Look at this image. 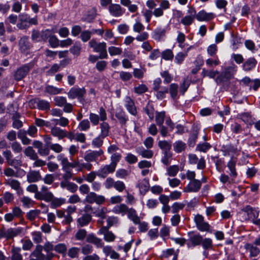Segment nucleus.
Segmentation results:
<instances>
[{"label":"nucleus","instance_id":"nucleus-51","mask_svg":"<svg viewBox=\"0 0 260 260\" xmlns=\"http://www.w3.org/2000/svg\"><path fill=\"white\" fill-rule=\"evenodd\" d=\"M145 28L144 25L140 22L139 19H136L133 25V29L134 32L140 33Z\"/></svg>","mask_w":260,"mask_h":260},{"label":"nucleus","instance_id":"nucleus-4","mask_svg":"<svg viewBox=\"0 0 260 260\" xmlns=\"http://www.w3.org/2000/svg\"><path fill=\"white\" fill-rule=\"evenodd\" d=\"M241 213H244L246 215L244 218L245 220H251L252 221L258 216L259 210L249 205H247L241 210Z\"/></svg>","mask_w":260,"mask_h":260},{"label":"nucleus","instance_id":"nucleus-54","mask_svg":"<svg viewBox=\"0 0 260 260\" xmlns=\"http://www.w3.org/2000/svg\"><path fill=\"white\" fill-rule=\"evenodd\" d=\"M80 249L78 247H73L68 250V255L71 258H75L78 257Z\"/></svg>","mask_w":260,"mask_h":260},{"label":"nucleus","instance_id":"nucleus-26","mask_svg":"<svg viewBox=\"0 0 260 260\" xmlns=\"http://www.w3.org/2000/svg\"><path fill=\"white\" fill-rule=\"evenodd\" d=\"M257 63V61L254 57L248 58L243 64V69L246 72L253 69Z\"/></svg>","mask_w":260,"mask_h":260},{"label":"nucleus","instance_id":"nucleus-14","mask_svg":"<svg viewBox=\"0 0 260 260\" xmlns=\"http://www.w3.org/2000/svg\"><path fill=\"white\" fill-rule=\"evenodd\" d=\"M99 234L104 235V239L108 242H113L115 239L116 236L111 231L108 230V228L107 226L102 227L98 232Z\"/></svg>","mask_w":260,"mask_h":260},{"label":"nucleus","instance_id":"nucleus-57","mask_svg":"<svg viewBox=\"0 0 260 260\" xmlns=\"http://www.w3.org/2000/svg\"><path fill=\"white\" fill-rule=\"evenodd\" d=\"M4 174L5 176L8 177H18L17 173L14 170L10 167H7L4 170Z\"/></svg>","mask_w":260,"mask_h":260},{"label":"nucleus","instance_id":"nucleus-40","mask_svg":"<svg viewBox=\"0 0 260 260\" xmlns=\"http://www.w3.org/2000/svg\"><path fill=\"white\" fill-rule=\"evenodd\" d=\"M178 85L175 83H172L169 87V92L171 98L175 100L178 95Z\"/></svg>","mask_w":260,"mask_h":260},{"label":"nucleus","instance_id":"nucleus-13","mask_svg":"<svg viewBox=\"0 0 260 260\" xmlns=\"http://www.w3.org/2000/svg\"><path fill=\"white\" fill-rule=\"evenodd\" d=\"M201 182L197 179H193L191 181L184 189L186 192H198L201 188Z\"/></svg>","mask_w":260,"mask_h":260},{"label":"nucleus","instance_id":"nucleus-50","mask_svg":"<svg viewBox=\"0 0 260 260\" xmlns=\"http://www.w3.org/2000/svg\"><path fill=\"white\" fill-rule=\"evenodd\" d=\"M162 58L166 60H172L174 57L173 51L171 49H166L161 53Z\"/></svg>","mask_w":260,"mask_h":260},{"label":"nucleus","instance_id":"nucleus-59","mask_svg":"<svg viewBox=\"0 0 260 260\" xmlns=\"http://www.w3.org/2000/svg\"><path fill=\"white\" fill-rule=\"evenodd\" d=\"M108 51L111 56L120 55L122 52L121 48L114 46L109 47L108 48Z\"/></svg>","mask_w":260,"mask_h":260},{"label":"nucleus","instance_id":"nucleus-11","mask_svg":"<svg viewBox=\"0 0 260 260\" xmlns=\"http://www.w3.org/2000/svg\"><path fill=\"white\" fill-rule=\"evenodd\" d=\"M215 15L213 13H207L205 10H203L199 11L198 13L196 12V18L199 21H209L213 19Z\"/></svg>","mask_w":260,"mask_h":260},{"label":"nucleus","instance_id":"nucleus-9","mask_svg":"<svg viewBox=\"0 0 260 260\" xmlns=\"http://www.w3.org/2000/svg\"><path fill=\"white\" fill-rule=\"evenodd\" d=\"M116 168L111 164L105 165L98 171L97 175L101 178H105L109 174L114 173Z\"/></svg>","mask_w":260,"mask_h":260},{"label":"nucleus","instance_id":"nucleus-56","mask_svg":"<svg viewBox=\"0 0 260 260\" xmlns=\"http://www.w3.org/2000/svg\"><path fill=\"white\" fill-rule=\"evenodd\" d=\"M165 117V112H157L155 116V121L156 124L159 125L163 124Z\"/></svg>","mask_w":260,"mask_h":260},{"label":"nucleus","instance_id":"nucleus-39","mask_svg":"<svg viewBox=\"0 0 260 260\" xmlns=\"http://www.w3.org/2000/svg\"><path fill=\"white\" fill-rule=\"evenodd\" d=\"M101 128V137L105 138L108 135L110 126L108 123L103 122L100 124Z\"/></svg>","mask_w":260,"mask_h":260},{"label":"nucleus","instance_id":"nucleus-15","mask_svg":"<svg viewBox=\"0 0 260 260\" xmlns=\"http://www.w3.org/2000/svg\"><path fill=\"white\" fill-rule=\"evenodd\" d=\"M27 181L28 183H35L42 179V176L39 171L30 170L26 175Z\"/></svg>","mask_w":260,"mask_h":260},{"label":"nucleus","instance_id":"nucleus-24","mask_svg":"<svg viewBox=\"0 0 260 260\" xmlns=\"http://www.w3.org/2000/svg\"><path fill=\"white\" fill-rule=\"evenodd\" d=\"M51 133L53 136L57 137L59 140L66 137V131L55 126L51 128Z\"/></svg>","mask_w":260,"mask_h":260},{"label":"nucleus","instance_id":"nucleus-3","mask_svg":"<svg viewBox=\"0 0 260 260\" xmlns=\"http://www.w3.org/2000/svg\"><path fill=\"white\" fill-rule=\"evenodd\" d=\"M21 228H9L7 230H2L0 232V237L6 238L7 239H12L20 235L23 232Z\"/></svg>","mask_w":260,"mask_h":260},{"label":"nucleus","instance_id":"nucleus-42","mask_svg":"<svg viewBox=\"0 0 260 260\" xmlns=\"http://www.w3.org/2000/svg\"><path fill=\"white\" fill-rule=\"evenodd\" d=\"M236 160L232 159L228 163L227 166L230 171V175L231 177H235L237 176V173L235 169Z\"/></svg>","mask_w":260,"mask_h":260},{"label":"nucleus","instance_id":"nucleus-2","mask_svg":"<svg viewBox=\"0 0 260 260\" xmlns=\"http://www.w3.org/2000/svg\"><path fill=\"white\" fill-rule=\"evenodd\" d=\"M35 197L39 200H44L47 202H51L54 196L53 193L49 191V188L43 185L41 186L40 191L35 194Z\"/></svg>","mask_w":260,"mask_h":260},{"label":"nucleus","instance_id":"nucleus-10","mask_svg":"<svg viewBox=\"0 0 260 260\" xmlns=\"http://www.w3.org/2000/svg\"><path fill=\"white\" fill-rule=\"evenodd\" d=\"M43 250V246L41 245H37L35 250L31 253L30 257L35 258L37 260H50L52 255L50 254L46 258L44 254L42 253Z\"/></svg>","mask_w":260,"mask_h":260},{"label":"nucleus","instance_id":"nucleus-63","mask_svg":"<svg viewBox=\"0 0 260 260\" xmlns=\"http://www.w3.org/2000/svg\"><path fill=\"white\" fill-rule=\"evenodd\" d=\"M207 51L209 56L214 57L217 52V47L215 44L210 45L208 47Z\"/></svg>","mask_w":260,"mask_h":260},{"label":"nucleus","instance_id":"nucleus-25","mask_svg":"<svg viewBox=\"0 0 260 260\" xmlns=\"http://www.w3.org/2000/svg\"><path fill=\"white\" fill-rule=\"evenodd\" d=\"M201 245L204 249L203 254L205 257H207L208 253L207 250L212 248L213 247V242L212 239L210 238H203Z\"/></svg>","mask_w":260,"mask_h":260},{"label":"nucleus","instance_id":"nucleus-45","mask_svg":"<svg viewBox=\"0 0 260 260\" xmlns=\"http://www.w3.org/2000/svg\"><path fill=\"white\" fill-rule=\"evenodd\" d=\"M203 237L200 234H197L192 236L190 239V242L193 246H198L201 245L203 241Z\"/></svg>","mask_w":260,"mask_h":260},{"label":"nucleus","instance_id":"nucleus-27","mask_svg":"<svg viewBox=\"0 0 260 260\" xmlns=\"http://www.w3.org/2000/svg\"><path fill=\"white\" fill-rule=\"evenodd\" d=\"M137 186L139 187L140 191L142 194H145L149 188V182L148 179L146 178L139 182Z\"/></svg>","mask_w":260,"mask_h":260},{"label":"nucleus","instance_id":"nucleus-30","mask_svg":"<svg viewBox=\"0 0 260 260\" xmlns=\"http://www.w3.org/2000/svg\"><path fill=\"white\" fill-rule=\"evenodd\" d=\"M21 249L19 247L13 246L11 249V260H22L21 254Z\"/></svg>","mask_w":260,"mask_h":260},{"label":"nucleus","instance_id":"nucleus-60","mask_svg":"<svg viewBox=\"0 0 260 260\" xmlns=\"http://www.w3.org/2000/svg\"><path fill=\"white\" fill-rule=\"evenodd\" d=\"M11 146L13 151L15 153H19L22 150V147L21 144L17 141L12 142Z\"/></svg>","mask_w":260,"mask_h":260},{"label":"nucleus","instance_id":"nucleus-36","mask_svg":"<svg viewBox=\"0 0 260 260\" xmlns=\"http://www.w3.org/2000/svg\"><path fill=\"white\" fill-rule=\"evenodd\" d=\"M128 208L125 204H122L114 207L113 211L116 214H122L123 215L127 212Z\"/></svg>","mask_w":260,"mask_h":260},{"label":"nucleus","instance_id":"nucleus-31","mask_svg":"<svg viewBox=\"0 0 260 260\" xmlns=\"http://www.w3.org/2000/svg\"><path fill=\"white\" fill-rule=\"evenodd\" d=\"M166 30L165 28L158 27L153 31V38L157 41L160 40L165 36Z\"/></svg>","mask_w":260,"mask_h":260},{"label":"nucleus","instance_id":"nucleus-5","mask_svg":"<svg viewBox=\"0 0 260 260\" xmlns=\"http://www.w3.org/2000/svg\"><path fill=\"white\" fill-rule=\"evenodd\" d=\"M86 93V90L84 87H72L68 92V96L70 99L77 98L79 100L83 99Z\"/></svg>","mask_w":260,"mask_h":260},{"label":"nucleus","instance_id":"nucleus-12","mask_svg":"<svg viewBox=\"0 0 260 260\" xmlns=\"http://www.w3.org/2000/svg\"><path fill=\"white\" fill-rule=\"evenodd\" d=\"M124 101V106L128 112L132 115L136 116L137 114V111L134 101L129 96H126Z\"/></svg>","mask_w":260,"mask_h":260},{"label":"nucleus","instance_id":"nucleus-48","mask_svg":"<svg viewBox=\"0 0 260 260\" xmlns=\"http://www.w3.org/2000/svg\"><path fill=\"white\" fill-rule=\"evenodd\" d=\"M90 124L88 119L82 120L79 124L78 128L80 131H86L90 128Z\"/></svg>","mask_w":260,"mask_h":260},{"label":"nucleus","instance_id":"nucleus-43","mask_svg":"<svg viewBox=\"0 0 260 260\" xmlns=\"http://www.w3.org/2000/svg\"><path fill=\"white\" fill-rule=\"evenodd\" d=\"M130 174V172L124 169H118L115 173V176L118 178L125 179Z\"/></svg>","mask_w":260,"mask_h":260},{"label":"nucleus","instance_id":"nucleus-49","mask_svg":"<svg viewBox=\"0 0 260 260\" xmlns=\"http://www.w3.org/2000/svg\"><path fill=\"white\" fill-rule=\"evenodd\" d=\"M37 107L40 110H47L50 108V104L45 100L38 99Z\"/></svg>","mask_w":260,"mask_h":260},{"label":"nucleus","instance_id":"nucleus-37","mask_svg":"<svg viewBox=\"0 0 260 260\" xmlns=\"http://www.w3.org/2000/svg\"><path fill=\"white\" fill-rule=\"evenodd\" d=\"M173 147L176 152L180 153L185 150L186 144L181 141H177L174 143Z\"/></svg>","mask_w":260,"mask_h":260},{"label":"nucleus","instance_id":"nucleus-33","mask_svg":"<svg viewBox=\"0 0 260 260\" xmlns=\"http://www.w3.org/2000/svg\"><path fill=\"white\" fill-rule=\"evenodd\" d=\"M91 220V216L89 214H85L79 218L77 220V224L80 226L87 225Z\"/></svg>","mask_w":260,"mask_h":260},{"label":"nucleus","instance_id":"nucleus-17","mask_svg":"<svg viewBox=\"0 0 260 260\" xmlns=\"http://www.w3.org/2000/svg\"><path fill=\"white\" fill-rule=\"evenodd\" d=\"M115 117L120 124L121 127L125 126L126 122L128 120V118L123 110L119 109L117 110L115 113Z\"/></svg>","mask_w":260,"mask_h":260},{"label":"nucleus","instance_id":"nucleus-53","mask_svg":"<svg viewBox=\"0 0 260 260\" xmlns=\"http://www.w3.org/2000/svg\"><path fill=\"white\" fill-rule=\"evenodd\" d=\"M121 158V155L119 153L115 152L112 154L111 156V164L117 167L118 162L120 161Z\"/></svg>","mask_w":260,"mask_h":260},{"label":"nucleus","instance_id":"nucleus-64","mask_svg":"<svg viewBox=\"0 0 260 260\" xmlns=\"http://www.w3.org/2000/svg\"><path fill=\"white\" fill-rule=\"evenodd\" d=\"M179 171L178 166L173 165L167 169L168 174L170 176H175Z\"/></svg>","mask_w":260,"mask_h":260},{"label":"nucleus","instance_id":"nucleus-38","mask_svg":"<svg viewBox=\"0 0 260 260\" xmlns=\"http://www.w3.org/2000/svg\"><path fill=\"white\" fill-rule=\"evenodd\" d=\"M245 248L250 252V255L252 257L256 256L260 252L259 248L251 244H247Z\"/></svg>","mask_w":260,"mask_h":260},{"label":"nucleus","instance_id":"nucleus-32","mask_svg":"<svg viewBox=\"0 0 260 260\" xmlns=\"http://www.w3.org/2000/svg\"><path fill=\"white\" fill-rule=\"evenodd\" d=\"M57 159L60 162L62 170H66L69 169L70 162L67 157L63 154H60L57 156Z\"/></svg>","mask_w":260,"mask_h":260},{"label":"nucleus","instance_id":"nucleus-41","mask_svg":"<svg viewBox=\"0 0 260 260\" xmlns=\"http://www.w3.org/2000/svg\"><path fill=\"white\" fill-rule=\"evenodd\" d=\"M156 98L159 100H161L166 98V94L168 92V89L166 87H161L160 90H155Z\"/></svg>","mask_w":260,"mask_h":260},{"label":"nucleus","instance_id":"nucleus-22","mask_svg":"<svg viewBox=\"0 0 260 260\" xmlns=\"http://www.w3.org/2000/svg\"><path fill=\"white\" fill-rule=\"evenodd\" d=\"M109 11L110 14L114 17H119L123 13L122 8L118 4H111L109 7Z\"/></svg>","mask_w":260,"mask_h":260},{"label":"nucleus","instance_id":"nucleus-7","mask_svg":"<svg viewBox=\"0 0 260 260\" xmlns=\"http://www.w3.org/2000/svg\"><path fill=\"white\" fill-rule=\"evenodd\" d=\"M32 66L30 64H26L18 68L14 73V78L16 80L20 81L26 76L29 72Z\"/></svg>","mask_w":260,"mask_h":260},{"label":"nucleus","instance_id":"nucleus-55","mask_svg":"<svg viewBox=\"0 0 260 260\" xmlns=\"http://www.w3.org/2000/svg\"><path fill=\"white\" fill-rule=\"evenodd\" d=\"M187 56V53L182 52H179L175 57V62L178 64H180L183 62Z\"/></svg>","mask_w":260,"mask_h":260},{"label":"nucleus","instance_id":"nucleus-62","mask_svg":"<svg viewBox=\"0 0 260 260\" xmlns=\"http://www.w3.org/2000/svg\"><path fill=\"white\" fill-rule=\"evenodd\" d=\"M211 147V146L209 143L205 142L198 144L197 146V150L200 152H206Z\"/></svg>","mask_w":260,"mask_h":260},{"label":"nucleus","instance_id":"nucleus-20","mask_svg":"<svg viewBox=\"0 0 260 260\" xmlns=\"http://www.w3.org/2000/svg\"><path fill=\"white\" fill-rule=\"evenodd\" d=\"M60 187L64 189L66 188L69 191L74 193L78 189V186L75 183L69 181H61L60 183Z\"/></svg>","mask_w":260,"mask_h":260},{"label":"nucleus","instance_id":"nucleus-23","mask_svg":"<svg viewBox=\"0 0 260 260\" xmlns=\"http://www.w3.org/2000/svg\"><path fill=\"white\" fill-rule=\"evenodd\" d=\"M6 185L9 186L12 189L16 190L18 193L21 189L20 182L16 179L9 178L6 179L5 182Z\"/></svg>","mask_w":260,"mask_h":260},{"label":"nucleus","instance_id":"nucleus-18","mask_svg":"<svg viewBox=\"0 0 260 260\" xmlns=\"http://www.w3.org/2000/svg\"><path fill=\"white\" fill-rule=\"evenodd\" d=\"M104 152L102 149L91 151L84 155V158L87 162L95 161L97 158L102 155Z\"/></svg>","mask_w":260,"mask_h":260},{"label":"nucleus","instance_id":"nucleus-28","mask_svg":"<svg viewBox=\"0 0 260 260\" xmlns=\"http://www.w3.org/2000/svg\"><path fill=\"white\" fill-rule=\"evenodd\" d=\"M86 241L88 242L95 244L98 247H102L104 245L102 240L93 234H89L87 237Z\"/></svg>","mask_w":260,"mask_h":260},{"label":"nucleus","instance_id":"nucleus-16","mask_svg":"<svg viewBox=\"0 0 260 260\" xmlns=\"http://www.w3.org/2000/svg\"><path fill=\"white\" fill-rule=\"evenodd\" d=\"M19 21L17 26L20 29H24L29 27L28 15L26 14H21L19 15Z\"/></svg>","mask_w":260,"mask_h":260},{"label":"nucleus","instance_id":"nucleus-44","mask_svg":"<svg viewBox=\"0 0 260 260\" xmlns=\"http://www.w3.org/2000/svg\"><path fill=\"white\" fill-rule=\"evenodd\" d=\"M219 74L218 71L214 70H208L203 69L202 75L203 77H209L210 78L214 79L217 75Z\"/></svg>","mask_w":260,"mask_h":260},{"label":"nucleus","instance_id":"nucleus-35","mask_svg":"<svg viewBox=\"0 0 260 260\" xmlns=\"http://www.w3.org/2000/svg\"><path fill=\"white\" fill-rule=\"evenodd\" d=\"M158 145L164 152H170L172 147L171 142L166 140L159 141Z\"/></svg>","mask_w":260,"mask_h":260},{"label":"nucleus","instance_id":"nucleus-47","mask_svg":"<svg viewBox=\"0 0 260 260\" xmlns=\"http://www.w3.org/2000/svg\"><path fill=\"white\" fill-rule=\"evenodd\" d=\"M45 91L50 94H57L61 92L62 89L52 85H47L45 87Z\"/></svg>","mask_w":260,"mask_h":260},{"label":"nucleus","instance_id":"nucleus-46","mask_svg":"<svg viewBox=\"0 0 260 260\" xmlns=\"http://www.w3.org/2000/svg\"><path fill=\"white\" fill-rule=\"evenodd\" d=\"M144 110L147 114L151 120L154 117V108L152 104L148 103L146 106L144 108Z\"/></svg>","mask_w":260,"mask_h":260},{"label":"nucleus","instance_id":"nucleus-1","mask_svg":"<svg viewBox=\"0 0 260 260\" xmlns=\"http://www.w3.org/2000/svg\"><path fill=\"white\" fill-rule=\"evenodd\" d=\"M89 46L93 49L94 52L100 53L99 57L100 59L106 58L107 57L108 55L106 43H99L95 40L92 39L89 41Z\"/></svg>","mask_w":260,"mask_h":260},{"label":"nucleus","instance_id":"nucleus-61","mask_svg":"<svg viewBox=\"0 0 260 260\" xmlns=\"http://www.w3.org/2000/svg\"><path fill=\"white\" fill-rule=\"evenodd\" d=\"M81 47L80 43L76 42L74 46L70 49V51L73 54L77 56L79 55L80 53Z\"/></svg>","mask_w":260,"mask_h":260},{"label":"nucleus","instance_id":"nucleus-34","mask_svg":"<svg viewBox=\"0 0 260 260\" xmlns=\"http://www.w3.org/2000/svg\"><path fill=\"white\" fill-rule=\"evenodd\" d=\"M24 153L26 156L29 157L31 160H33L38 158V155L37 153L31 146L26 147L24 151Z\"/></svg>","mask_w":260,"mask_h":260},{"label":"nucleus","instance_id":"nucleus-29","mask_svg":"<svg viewBox=\"0 0 260 260\" xmlns=\"http://www.w3.org/2000/svg\"><path fill=\"white\" fill-rule=\"evenodd\" d=\"M127 213L128 218L131 220L134 224H137L140 222V218L138 216L136 211L134 209H129Z\"/></svg>","mask_w":260,"mask_h":260},{"label":"nucleus","instance_id":"nucleus-52","mask_svg":"<svg viewBox=\"0 0 260 260\" xmlns=\"http://www.w3.org/2000/svg\"><path fill=\"white\" fill-rule=\"evenodd\" d=\"M51 207L55 208L60 206L61 205L65 203V199L62 198H53L52 200L51 201Z\"/></svg>","mask_w":260,"mask_h":260},{"label":"nucleus","instance_id":"nucleus-58","mask_svg":"<svg viewBox=\"0 0 260 260\" xmlns=\"http://www.w3.org/2000/svg\"><path fill=\"white\" fill-rule=\"evenodd\" d=\"M172 153L170 152H164V156L161 158V162L165 165H168L170 164Z\"/></svg>","mask_w":260,"mask_h":260},{"label":"nucleus","instance_id":"nucleus-6","mask_svg":"<svg viewBox=\"0 0 260 260\" xmlns=\"http://www.w3.org/2000/svg\"><path fill=\"white\" fill-rule=\"evenodd\" d=\"M105 201V198L102 195H98L94 192H90L85 198V201L89 204L96 203L97 204H102Z\"/></svg>","mask_w":260,"mask_h":260},{"label":"nucleus","instance_id":"nucleus-19","mask_svg":"<svg viewBox=\"0 0 260 260\" xmlns=\"http://www.w3.org/2000/svg\"><path fill=\"white\" fill-rule=\"evenodd\" d=\"M136 152L143 158H151L153 155V152L149 149H145L143 146H140L136 148Z\"/></svg>","mask_w":260,"mask_h":260},{"label":"nucleus","instance_id":"nucleus-21","mask_svg":"<svg viewBox=\"0 0 260 260\" xmlns=\"http://www.w3.org/2000/svg\"><path fill=\"white\" fill-rule=\"evenodd\" d=\"M19 46L21 52H25L30 49L31 44L28 37L23 36L19 41Z\"/></svg>","mask_w":260,"mask_h":260},{"label":"nucleus","instance_id":"nucleus-8","mask_svg":"<svg viewBox=\"0 0 260 260\" xmlns=\"http://www.w3.org/2000/svg\"><path fill=\"white\" fill-rule=\"evenodd\" d=\"M188 15L181 20V23L185 26L191 25L196 18V10L193 7H189L187 10Z\"/></svg>","mask_w":260,"mask_h":260}]
</instances>
